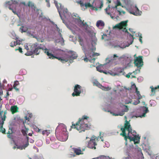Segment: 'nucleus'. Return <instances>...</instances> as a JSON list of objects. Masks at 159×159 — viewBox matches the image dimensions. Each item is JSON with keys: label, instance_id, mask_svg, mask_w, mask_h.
Returning a JSON list of instances; mask_svg holds the SVG:
<instances>
[{"label": "nucleus", "instance_id": "obj_1", "mask_svg": "<svg viewBox=\"0 0 159 159\" xmlns=\"http://www.w3.org/2000/svg\"><path fill=\"white\" fill-rule=\"evenodd\" d=\"M38 44L37 43H35L30 46L31 47L30 50L32 51L33 53H35L36 55L39 54L40 49L45 50L44 53H46L49 57V58L52 59L56 58L59 60H60L63 63H64L68 61L69 62L71 63L73 62V60L76 59L78 55L76 53L74 52L70 51L68 54H65V56L62 57H58L54 56L53 54L49 52L48 49L45 48H42L40 46L38 47Z\"/></svg>", "mask_w": 159, "mask_h": 159}, {"label": "nucleus", "instance_id": "obj_2", "mask_svg": "<svg viewBox=\"0 0 159 159\" xmlns=\"http://www.w3.org/2000/svg\"><path fill=\"white\" fill-rule=\"evenodd\" d=\"M54 2L58 10L60 17L62 20L63 23L65 24L68 28L71 30V28L66 22L64 18H63L62 16L63 15L66 19L68 21H69L71 19L72 17L71 13L68 12L67 9L64 8L63 6H62L61 3H58L56 1H54Z\"/></svg>", "mask_w": 159, "mask_h": 159}, {"label": "nucleus", "instance_id": "obj_3", "mask_svg": "<svg viewBox=\"0 0 159 159\" xmlns=\"http://www.w3.org/2000/svg\"><path fill=\"white\" fill-rule=\"evenodd\" d=\"M128 22V20L122 21L120 23L116 24L115 26H113V29H118L120 30H122V31L123 32H125L127 33L131 37L133 38V40L130 43H128L127 45H123V46H120V48L122 49L125 48L126 47H128L130 45L132 44L133 42V39H134L133 37V36L128 31V30L126 29V28H125V27H126L127 25V23Z\"/></svg>", "mask_w": 159, "mask_h": 159}, {"label": "nucleus", "instance_id": "obj_4", "mask_svg": "<svg viewBox=\"0 0 159 159\" xmlns=\"http://www.w3.org/2000/svg\"><path fill=\"white\" fill-rule=\"evenodd\" d=\"M19 1V0L14 1L11 0L10 1L6 2L5 4V6L6 7L8 6V8L9 9L11 10L14 14L18 15L16 12L14 11V8H15V10H16V5L18 4Z\"/></svg>", "mask_w": 159, "mask_h": 159}, {"label": "nucleus", "instance_id": "obj_5", "mask_svg": "<svg viewBox=\"0 0 159 159\" xmlns=\"http://www.w3.org/2000/svg\"><path fill=\"white\" fill-rule=\"evenodd\" d=\"M103 6L102 0H94L92 3V9L97 11L98 8L101 9Z\"/></svg>", "mask_w": 159, "mask_h": 159}, {"label": "nucleus", "instance_id": "obj_6", "mask_svg": "<svg viewBox=\"0 0 159 159\" xmlns=\"http://www.w3.org/2000/svg\"><path fill=\"white\" fill-rule=\"evenodd\" d=\"M118 57V56L116 54L113 55V56H109L106 59V61L107 63H111L112 65H116L117 64V62L116 61L117 59L116 58Z\"/></svg>", "mask_w": 159, "mask_h": 159}, {"label": "nucleus", "instance_id": "obj_7", "mask_svg": "<svg viewBox=\"0 0 159 159\" xmlns=\"http://www.w3.org/2000/svg\"><path fill=\"white\" fill-rule=\"evenodd\" d=\"M142 58V56H139L138 57H136L134 62L135 66L138 67H140L143 66V61Z\"/></svg>", "mask_w": 159, "mask_h": 159}, {"label": "nucleus", "instance_id": "obj_8", "mask_svg": "<svg viewBox=\"0 0 159 159\" xmlns=\"http://www.w3.org/2000/svg\"><path fill=\"white\" fill-rule=\"evenodd\" d=\"M81 87L79 85L76 84L75 85L74 89V92L72 93L73 96H80L81 93Z\"/></svg>", "mask_w": 159, "mask_h": 159}, {"label": "nucleus", "instance_id": "obj_9", "mask_svg": "<svg viewBox=\"0 0 159 159\" xmlns=\"http://www.w3.org/2000/svg\"><path fill=\"white\" fill-rule=\"evenodd\" d=\"M3 111L0 112V117L1 118L2 121L0 123V132H2V133L5 134V129L4 128H3V125L4 123V121L5 120L6 116H5L6 113L4 112L3 116H2V115L3 113Z\"/></svg>", "mask_w": 159, "mask_h": 159}, {"label": "nucleus", "instance_id": "obj_10", "mask_svg": "<svg viewBox=\"0 0 159 159\" xmlns=\"http://www.w3.org/2000/svg\"><path fill=\"white\" fill-rule=\"evenodd\" d=\"M96 137L93 136L90 139V141L88 143V147L91 149H94L96 148L95 146L97 145V144L95 142V139Z\"/></svg>", "mask_w": 159, "mask_h": 159}, {"label": "nucleus", "instance_id": "obj_11", "mask_svg": "<svg viewBox=\"0 0 159 159\" xmlns=\"http://www.w3.org/2000/svg\"><path fill=\"white\" fill-rule=\"evenodd\" d=\"M125 128L128 131L129 135V133H131V134H136V131L134 130L133 131H132V128L131 127L130 124L129 122L128 121L126 120L125 121V123L124 125Z\"/></svg>", "mask_w": 159, "mask_h": 159}, {"label": "nucleus", "instance_id": "obj_12", "mask_svg": "<svg viewBox=\"0 0 159 159\" xmlns=\"http://www.w3.org/2000/svg\"><path fill=\"white\" fill-rule=\"evenodd\" d=\"M77 17H79V18H73V19L79 26L80 27H82L85 25H86L87 27L88 26V25L87 24V22L84 23V21H82L81 19V18L79 16Z\"/></svg>", "mask_w": 159, "mask_h": 159}, {"label": "nucleus", "instance_id": "obj_13", "mask_svg": "<svg viewBox=\"0 0 159 159\" xmlns=\"http://www.w3.org/2000/svg\"><path fill=\"white\" fill-rule=\"evenodd\" d=\"M133 135H134V137H131L128 134V138L130 140V141H133L135 144L138 143L139 141V139L140 137L139 136V135H137L136 134H133Z\"/></svg>", "mask_w": 159, "mask_h": 159}, {"label": "nucleus", "instance_id": "obj_14", "mask_svg": "<svg viewBox=\"0 0 159 159\" xmlns=\"http://www.w3.org/2000/svg\"><path fill=\"white\" fill-rule=\"evenodd\" d=\"M97 39L95 35L93 36L91 39V44L92 48H91V50L93 52L96 50L95 46L96 44Z\"/></svg>", "mask_w": 159, "mask_h": 159}, {"label": "nucleus", "instance_id": "obj_15", "mask_svg": "<svg viewBox=\"0 0 159 159\" xmlns=\"http://www.w3.org/2000/svg\"><path fill=\"white\" fill-rule=\"evenodd\" d=\"M141 110L143 111V113L142 115H140L139 116H135L136 117H140L141 118L145 117L146 116V114L149 111L148 108L146 107H141Z\"/></svg>", "mask_w": 159, "mask_h": 159}, {"label": "nucleus", "instance_id": "obj_16", "mask_svg": "<svg viewBox=\"0 0 159 159\" xmlns=\"http://www.w3.org/2000/svg\"><path fill=\"white\" fill-rule=\"evenodd\" d=\"M108 75H110L112 76H115L116 75H120L122 74L124 75L125 72L123 71V69H121L119 71V73H115L111 70H109L108 71Z\"/></svg>", "mask_w": 159, "mask_h": 159}, {"label": "nucleus", "instance_id": "obj_17", "mask_svg": "<svg viewBox=\"0 0 159 159\" xmlns=\"http://www.w3.org/2000/svg\"><path fill=\"white\" fill-rule=\"evenodd\" d=\"M135 7L136 9V11L135 12L129 11V12L133 15L135 16H140L142 14V11H140L138 8L137 7V6L136 5H135Z\"/></svg>", "mask_w": 159, "mask_h": 159}, {"label": "nucleus", "instance_id": "obj_18", "mask_svg": "<svg viewBox=\"0 0 159 159\" xmlns=\"http://www.w3.org/2000/svg\"><path fill=\"white\" fill-rule=\"evenodd\" d=\"M81 126L82 127V130L80 131L79 132H81V131H84L85 129L88 130L90 129V125L88 124H85L82 123L81 124Z\"/></svg>", "mask_w": 159, "mask_h": 159}, {"label": "nucleus", "instance_id": "obj_19", "mask_svg": "<svg viewBox=\"0 0 159 159\" xmlns=\"http://www.w3.org/2000/svg\"><path fill=\"white\" fill-rule=\"evenodd\" d=\"M126 67H129L131 66V63L133 61V59L129 57H127L125 59Z\"/></svg>", "mask_w": 159, "mask_h": 159}, {"label": "nucleus", "instance_id": "obj_20", "mask_svg": "<svg viewBox=\"0 0 159 159\" xmlns=\"http://www.w3.org/2000/svg\"><path fill=\"white\" fill-rule=\"evenodd\" d=\"M26 143L23 145L18 146L17 147L18 149H20V150H22L23 149H25L29 145V137H26Z\"/></svg>", "mask_w": 159, "mask_h": 159}, {"label": "nucleus", "instance_id": "obj_21", "mask_svg": "<svg viewBox=\"0 0 159 159\" xmlns=\"http://www.w3.org/2000/svg\"><path fill=\"white\" fill-rule=\"evenodd\" d=\"M99 54L98 53H94L93 52L91 56H90V59H89V60L91 62H93L95 60L96 58L95 57V56H98L99 55Z\"/></svg>", "mask_w": 159, "mask_h": 159}, {"label": "nucleus", "instance_id": "obj_22", "mask_svg": "<svg viewBox=\"0 0 159 159\" xmlns=\"http://www.w3.org/2000/svg\"><path fill=\"white\" fill-rule=\"evenodd\" d=\"M80 44L81 46H82V49L83 51L84 54L86 56L87 55V50H86L85 47L84 46V43L83 40L80 39Z\"/></svg>", "mask_w": 159, "mask_h": 159}, {"label": "nucleus", "instance_id": "obj_23", "mask_svg": "<svg viewBox=\"0 0 159 159\" xmlns=\"http://www.w3.org/2000/svg\"><path fill=\"white\" fill-rule=\"evenodd\" d=\"M73 150L74 152L77 155L83 154V153L82 152V151L80 148H73Z\"/></svg>", "mask_w": 159, "mask_h": 159}, {"label": "nucleus", "instance_id": "obj_24", "mask_svg": "<svg viewBox=\"0 0 159 159\" xmlns=\"http://www.w3.org/2000/svg\"><path fill=\"white\" fill-rule=\"evenodd\" d=\"M18 108L16 106H11V110L12 113L18 112Z\"/></svg>", "mask_w": 159, "mask_h": 159}, {"label": "nucleus", "instance_id": "obj_25", "mask_svg": "<svg viewBox=\"0 0 159 159\" xmlns=\"http://www.w3.org/2000/svg\"><path fill=\"white\" fill-rule=\"evenodd\" d=\"M87 55L86 56V55H85V58H84V60L85 61L87 62L88 61H90L89 60V59H90V56H91V54L89 53V52H88V51H87Z\"/></svg>", "mask_w": 159, "mask_h": 159}, {"label": "nucleus", "instance_id": "obj_26", "mask_svg": "<svg viewBox=\"0 0 159 159\" xmlns=\"http://www.w3.org/2000/svg\"><path fill=\"white\" fill-rule=\"evenodd\" d=\"M122 107L124 109L121 112H123L124 115L125 112H127L128 111L129 109L128 106L125 105H123Z\"/></svg>", "mask_w": 159, "mask_h": 159}, {"label": "nucleus", "instance_id": "obj_27", "mask_svg": "<svg viewBox=\"0 0 159 159\" xmlns=\"http://www.w3.org/2000/svg\"><path fill=\"white\" fill-rule=\"evenodd\" d=\"M105 24L104 22L101 20H98L96 23V26L98 27H99L100 26H104Z\"/></svg>", "mask_w": 159, "mask_h": 159}, {"label": "nucleus", "instance_id": "obj_28", "mask_svg": "<svg viewBox=\"0 0 159 159\" xmlns=\"http://www.w3.org/2000/svg\"><path fill=\"white\" fill-rule=\"evenodd\" d=\"M98 86L100 88V87H101L102 88L101 89L105 91H108L111 90V88L110 87H105L103 86H102L100 84L98 83Z\"/></svg>", "mask_w": 159, "mask_h": 159}, {"label": "nucleus", "instance_id": "obj_29", "mask_svg": "<svg viewBox=\"0 0 159 159\" xmlns=\"http://www.w3.org/2000/svg\"><path fill=\"white\" fill-rule=\"evenodd\" d=\"M71 128L76 129L78 130H79L80 129H82V127L81 126V125H80L76 126L75 124H73L71 126Z\"/></svg>", "mask_w": 159, "mask_h": 159}, {"label": "nucleus", "instance_id": "obj_30", "mask_svg": "<svg viewBox=\"0 0 159 159\" xmlns=\"http://www.w3.org/2000/svg\"><path fill=\"white\" fill-rule=\"evenodd\" d=\"M60 39L59 42L62 45H63L64 44V40L62 37V35L61 33H60Z\"/></svg>", "mask_w": 159, "mask_h": 159}, {"label": "nucleus", "instance_id": "obj_31", "mask_svg": "<svg viewBox=\"0 0 159 159\" xmlns=\"http://www.w3.org/2000/svg\"><path fill=\"white\" fill-rule=\"evenodd\" d=\"M24 26L23 25H22L20 29V30L21 31V32L22 33H23V32H26L28 30L27 28L25 29V30H24Z\"/></svg>", "mask_w": 159, "mask_h": 159}, {"label": "nucleus", "instance_id": "obj_32", "mask_svg": "<svg viewBox=\"0 0 159 159\" xmlns=\"http://www.w3.org/2000/svg\"><path fill=\"white\" fill-rule=\"evenodd\" d=\"M50 133V130H45L43 131L42 132V134L43 135H46L47 136Z\"/></svg>", "mask_w": 159, "mask_h": 159}, {"label": "nucleus", "instance_id": "obj_33", "mask_svg": "<svg viewBox=\"0 0 159 159\" xmlns=\"http://www.w3.org/2000/svg\"><path fill=\"white\" fill-rule=\"evenodd\" d=\"M120 135H122L124 137L125 139V141L127 140V139L128 138V136H126V134L125 132H122V133L120 134Z\"/></svg>", "mask_w": 159, "mask_h": 159}, {"label": "nucleus", "instance_id": "obj_34", "mask_svg": "<svg viewBox=\"0 0 159 159\" xmlns=\"http://www.w3.org/2000/svg\"><path fill=\"white\" fill-rule=\"evenodd\" d=\"M150 88L151 89V91L152 92H155V90L157 89V88H159V86H158L157 87H155L153 88L152 86H151Z\"/></svg>", "mask_w": 159, "mask_h": 159}, {"label": "nucleus", "instance_id": "obj_35", "mask_svg": "<svg viewBox=\"0 0 159 159\" xmlns=\"http://www.w3.org/2000/svg\"><path fill=\"white\" fill-rule=\"evenodd\" d=\"M113 115L115 116H122L123 115V112H120L116 113H113Z\"/></svg>", "mask_w": 159, "mask_h": 159}, {"label": "nucleus", "instance_id": "obj_36", "mask_svg": "<svg viewBox=\"0 0 159 159\" xmlns=\"http://www.w3.org/2000/svg\"><path fill=\"white\" fill-rule=\"evenodd\" d=\"M30 51L26 53H25V55L26 56H30L33 54V52L32 51L30 50Z\"/></svg>", "mask_w": 159, "mask_h": 159}, {"label": "nucleus", "instance_id": "obj_37", "mask_svg": "<svg viewBox=\"0 0 159 159\" xmlns=\"http://www.w3.org/2000/svg\"><path fill=\"white\" fill-rule=\"evenodd\" d=\"M85 6L86 8L88 7H91L92 8V4H90L89 3H85Z\"/></svg>", "mask_w": 159, "mask_h": 159}, {"label": "nucleus", "instance_id": "obj_38", "mask_svg": "<svg viewBox=\"0 0 159 159\" xmlns=\"http://www.w3.org/2000/svg\"><path fill=\"white\" fill-rule=\"evenodd\" d=\"M140 69L141 68L140 67H137V68L135 70V71H134L133 73H134L135 75L138 72H137V71H138L139 73L140 71Z\"/></svg>", "mask_w": 159, "mask_h": 159}, {"label": "nucleus", "instance_id": "obj_39", "mask_svg": "<svg viewBox=\"0 0 159 159\" xmlns=\"http://www.w3.org/2000/svg\"><path fill=\"white\" fill-rule=\"evenodd\" d=\"M102 66V65H101V66H97L96 67L97 70L101 72H102V70H101V67Z\"/></svg>", "mask_w": 159, "mask_h": 159}, {"label": "nucleus", "instance_id": "obj_40", "mask_svg": "<svg viewBox=\"0 0 159 159\" xmlns=\"http://www.w3.org/2000/svg\"><path fill=\"white\" fill-rule=\"evenodd\" d=\"M134 85L135 88L136 92V94L137 95H140V93L138 91V88H137L136 87V85L134 84Z\"/></svg>", "mask_w": 159, "mask_h": 159}, {"label": "nucleus", "instance_id": "obj_41", "mask_svg": "<svg viewBox=\"0 0 159 159\" xmlns=\"http://www.w3.org/2000/svg\"><path fill=\"white\" fill-rule=\"evenodd\" d=\"M10 46L11 47H13L14 46H16V42L14 41L13 42H11L10 44Z\"/></svg>", "mask_w": 159, "mask_h": 159}, {"label": "nucleus", "instance_id": "obj_42", "mask_svg": "<svg viewBox=\"0 0 159 159\" xmlns=\"http://www.w3.org/2000/svg\"><path fill=\"white\" fill-rule=\"evenodd\" d=\"M28 6L29 7H33L34 6V4L33 3L31 2L30 1H29Z\"/></svg>", "mask_w": 159, "mask_h": 159}, {"label": "nucleus", "instance_id": "obj_43", "mask_svg": "<svg viewBox=\"0 0 159 159\" xmlns=\"http://www.w3.org/2000/svg\"><path fill=\"white\" fill-rule=\"evenodd\" d=\"M12 35H13V38L14 39H15L16 40H17L18 39V38L17 37H16V34H15V33L14 32H12Z\"/></svg>", "mask_w": 159, "mask_h": 159}, {"label": "nucleus", "instance_id": "obj_44", "mask_svg": "<svg viewBox=\"0 0 159 159\" xmlns=\"http://www.w3.org/2000/svg\"><path fill=\"white\" fill-rule=\"evenodd\" d=\"M26 32L27 35L29 36H33V34L31 33V32L30 31H27Z\"/></svg>", "mask_w": 159, "mask_h": 159}, {"label": "nucleus", "instance_id": "obj_45", "mask_svg": "<svg viewBox=\"0 0 159 159\" xmlns=\"http://www.w3.org/2000/svg\"><path fill=\"white\" fill-rule=\"evenodd\" d=\"M89 117L88 116H83L82 119H81V121H82L83 120H84V119H87L88 118H89Z\"/></svg>", "mask_w": 159, "mask_h": 159}, {"label": "nucleus", "instance_id": "obj_46", "mask_svg": "<svg viewBox=\"0 0 159 159\" xmlns=\"http://www.w3.org/2000/svg\"><path fill=\"white\" fill-rule=\"evenodd\" d=\"M55 26L57 28L56 30L58 32V33H59V35L60 36V33H61L60 32V30L59 29V28L57 27V25H55Z\"/></svg>", "mask_w": 159, "mask_h": 159}, {"label": "nucleus", "instance_id": "obj_47", "mask_svg": "<svg viewBox=\"0 0 159 159\" xmlns=\"http://www.w3.org/2000/svg\"><path fill=\"white\" fill-rule=\"evenodd\" d=\"M140 102L139 101V100H138L136 101H135L133 103V104L134 105H136L138 104H139L140 103Z\"/></svg>", "mask_w": 159, "mask_h": 159}, {"label": "nucleus", "instance_id": "obj_48", "mask_svg": "<svg viewBox=\"0 0 159 159\" xmlns=\"http://www.w3.org/2000/svg\"><path fill=\"white\" fill-rule=\"evenodd\" d=\"M107 36V35L106 34H103V35H102V39H105V40H107V39H106V37Z\"/></svg>", "mask_w": 159, "mask_h": 159}, {"label": "nucleus", "instance_id": "obj_49", "mask_svg": "<svg viewBox=\"0 0 159 159\" xmlns=\"http://www.w3.org/2000/svg\"><path fill=\"white\" fill-rule=\"evenodd\" d=\"M24 47H25V48L26 49V50H29V48L28 47L27 43L25 44V45Z\"/></svg>", "mask_w": 159, "mask_h": 159}, {"label": "nucleus", "instance_id": "obj_50", "mask_svg": "<svg viewBox=\"0 0 159 159\" xmlns=\"http://www.w3.org/2000/svg\"><path fill=\"white\" fill-rule=\"evenodd\" d=\"M20 42H20V40H17L16 41V45L18 44H20L21 43Z\"/></svg>", "mask_w": 159, "mask_h": 159}, {"label": "nucleus", "instance_id": "obj_51", "mask_svg": "<svg viewBox=\"0 0 159 159\" xmlns=\"http://www.w3.org/2000/svg\"><path fill=\"white\" fill-rule=\"evenodd\" d=\"M12 133L13 131L12 129L10 127L7 133H8V134H12Z\"/></svg>", "mask_w": 159, "mask_h": 159}, {"label": "nucleus", "instance_id": "obj_52", "mask_svg": "<svg viewBox=\"0 0 159 159\" xmlns=\"http://www.w3.org/2000/svg\"><path fill=\"white\" fill-rule=\"evenodd\" d=\"M19 82L18 81H16L14 82V85L16 86L19 85Z\"/></svg>", "mask_w": 159, "mask_h": 159}, {"label": "nucleus", "instance_id": "obj_53", "mask_svg": "<svg viewBox=\"0 0 159 159\" xmlns=\"http://www.w3.org/2000/svg\"><path fill=\"white\" fill-rule=\"evenodd\" d=\"M132 74V73L129 72L128 74L126 75L125 76L128 78H129Z\"/></svg>", "mask_w": 159, "mask_h": 159}, {"label": "nucleus", "instance_id": "obj_54", "mask_svg": "<svg viewBox=\"0 0 159 159\" xmlns=\"http://www.w3.org/2000/svg\"><path fill=\"white\" fill-rule=\"evenodd\" d=\"M18 50L19 52L21 53H23V51H22V49L21 48L19 47V48L18 49H16V51L17 50Z\"/></svg>", "mask_w": 159, "mask_h": 159}, {"label": "nucleus", "instance_id": "obj_55", "mask_svg": "<svg viewBox=\"0 0 159 159\" xmlns=\"http://www.w3.org/2000/svg\"><path fill=\"white\" fill-rule=\"evenodd\" d=\"M45 1L46 2H47V6L48 7H50V4L49 2V0H45Z\"/></svg>", "mask_w": 159, "mask_h": 159}, {"label": "nucleus", "instance_id": "obj_56", "mask_svg": "<svg viewBox=\"0 0 159 159\" xmlns=\"http://www.w3.org/2000/svg\"><path fill=\"white\" fill-rule=\"evenodd\" d=\"M79 3L80 4L81 7H83L84 6H85V4H84L83 2H82L81 1H80L79 2Z\"/></svg>", "mask_w": 159, "mask_h": 159}, {"label": "nucleus", "instance_id": "obj_57", "mask_svg": "<svg viewBox=\"0 0 159 159\" xmlns=\"http://www.w3.org/2000/svg\"><path fill=\"white\" fill-rule=\"evenodd\" d=\"M122 131V132H125V129H126L125 127V128H121L120 129Z\"/></svg>", "mask_w": 159, "mask_h": 159}, {"label": "nucleus", "instance_id": "obj_58", "mask_svg": "<svg viewBox=\"0 0 159 159\" xmlns=\"http://www.w3.org/2000/svg\"><path fill=\"white\" fill-rule=\"evenodd\" d=\"M117 6H121V4L120 1L117 0Z\"/></svg>", "mask_w": 159, "mask_h": 159}, {"label": "nucleus", "instance_id": "obj_59", "mask_svg": "<svg viewBox=\"0 0 159 159\" xmlns=\"http://www.w3.org/2000/svg\"><path fill=\"white\" fill-rule=\"evenodd\" d=\"M81 121V120L80 119H79V121L77 122L76 124V126L79 125V124H80V122Z\"/></svg>", "mask_w": 159, "mask_h": 159}, {"label": "nucleus", "instance_id": "obj_60", "mask_svg": "<svg viewBox=\"0 0 159 159\" xmlns=\"http://www.w3.org/2000/svg\"><path fill=\"white\" fill-rule=\"evenodd\" d=\"M142 39V36H140V37H139V41L141 42V43H143Z\"/></svg>", "mask_w": 159, "mask_h": 159}, {"label": "nucleus", "instance_id": "obj_61", "mask_svg": "<svg viewBox=\"0 0 159 159\" xmlns=\"http://www.w3.org/2000/svg\"><path fill=\"white\" fill-rule=\"evenodd\" d=\"M7 136L8 138H9L10 139L12 138V136L11 135V134H8V133H7Z\"/></svg>", "mask_w": 159, "mask_h": 159}, {"label": "nucleus", "instance_id": "obj_62", "mask_svg": "<svg viewBox=\"0 0 159 159\" xmlns=\"http://www.w3.org/2000/svg\"><path fill=\"white\" fill-rule=\"evenodd\" d=\"M129 155H128L126 157H124L123 159H129Z\"/></svg>", "mask_w": 159, "mask_h": 159}, {"label": "nucleus", "instance_id": "obj_63", "mask_svg": "<svg viewBox=\"0 0 159 159\" xmlns=\"http://www.w3.org/2000/svg\"><path fill=\"white\" fill-rule=\"evenodd\" d=\"M110 8V5H109L107 7L106 9H105V11H106V12H107V10H108V9H109V8Z\"/></svg>", "mask_w": 159, "mask_h": 159}, {"label": "nucleus", "instance_id": "obj_64", "mask_svg": "<svg viewBox=\"0 0 159 159\" xmlns=\"http://www.w3.org/2000/svg\"><path fill=\"white\" fill-rule=\"evenodd\" d=\"M142 35V34L141 33H140V32H138L137 34V36L139 37H140V36H141Z\"/></svg>", "mask_w": 159, "mask_h": 159}]
</instances>
